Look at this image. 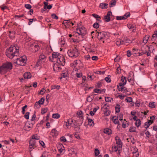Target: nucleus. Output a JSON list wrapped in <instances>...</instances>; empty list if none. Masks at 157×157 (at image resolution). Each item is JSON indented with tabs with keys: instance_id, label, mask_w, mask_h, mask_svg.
I'll return each mask as SVG.
<instances>
[{
	"instance_id": "f257e3e1",
	"label": "nucleus",
	"mask_w": 157,
	"mask_h": 157,
	"mask_svg": "<svg viewBox=\"0 0 157 157\" xmlns=\"http://www.w3.org/2000/svg\"><path fill=\"white\" fill-rule=\"evenodd\" d=\"M6 54L10 59H12L15 56H18L19 55V48L14 45H11L7 49Z\"/></svg>"
},
{
	"instance_id": "f03ea898",
	"label": "nucleus",
	"mask_w": 157,
	"mask_h": 157,
	"mask_svg": "<svg viewBox=\"0 0 157 157\" xmlns=\"http://www.w3.org/2000/svg\"><path fill=\"white\" fill-rule=\"evenodd\" d=\"M13 68V64L10 62H6L2 64L0 67V73L4 74L10 72Z\"/></svg>"
},
{
	"instance_id": "7ed1b4c3",
	"label": "nucleus",
	"mask_w": 157,
	"mask_h": 157,
	"mask_svg": "<svg viewBox=\"0 0 157 157\" xmlns=\"http://www.w3.org/2000/svg\"><path fill=\"white\" fill-rule=\"evenodd\" d=\"M97 33L98 34L97 35L98 39L103 41V43L104 42V40H107L109 37L108 33L104 31L97 32Z\"/></svg>"
},
{
	"instance_id": "20e7f679",
	"label": "nucleus",
	"mask_w": 157,
	"mask_h": 157,
	"mask_svg": "<svg viewBox=\"0 0 157 157\" xmlns=\"http://www.w3.org/2000/svg\"><path fill=\"white\" fill-rule=\"evenodd\" d=\"M67 53L69 57L75 58L79 56L78 50L76 47L69 50Z\"/></svg>"
},
{
	"instance_id": "39448f33",
	"label": "nucleus",
	"mask_w": 157,
	"mask_h": 157,
	"mask_svg": "<svg viewBox=\"0 0 157 157\" xmlns=\"http://www.w3.org/2000/svg\"><path fill=\"white\" fill-rule=\"evenodd\" d=\"M26 63V60L25 58H24L23 56L19 58H17L16 59V61L15 62V63L17 64V65L22 66L25 65V63Z\"/></svg>"
},
{
	"instance_id": "423d86ee",
	"label": "nucleus",
	"mask_w": 157,
	"mask_h": 157,
	"mask_svg": "<svg viewBox=\"0 0 157 157\" xmlns=\"http://www.w3.org/2000/svg\"><path fill=\"white\" fill-rule=\"evenodd\" d=\"M45 55L44 54L40 55L39 58V60L36 63V67H38L41 65V64L44 62L46 59Z\"/></svg>"
},
{
	"instance_id": "0eeeda50",
	"label": "nucleus",
	"mask_w": 157,
	"mask_h": 157,
	"mask_svg": "<svg viewBox=\"0 0 157 157\" xmlns=\"http://www.w3.org/2000/svg\"><path fill=\"white\" fill-rule=\"evenodd\" d=\"M56 62L62 66H64L65 64V59L64 57L61 55L60 57L56 59Z\"/></svg>"
},
{
	"instance_id": "6e6552de",
	"label": "nucleus",
	"mask_w": 157,
	"mask_h": 157,
	"mask_svg": "<svg viewBox=\"0 0 157 157\" xmlns=\"http://www.w3.org/2000/svg\"><path fill=\"white\" fill-rule=\"evenodd\" d=\"M136 51V48H133L132 50V52L133 53V56H139L142 55L143 54H145V53L141 52L140 53L139 52H138L140 51L139 49H136V52H138L137 53H134V52Z\"/></svg>"
},
{
	"instance_id": "1a4fd4ad",
	"label": "nucleus",
	"mask_w": 157,
	"mask_h": 157,
	"mask_svg": "<svg viewBox=\"0 0 157 157\" xmlns=\"http://www.w3.org/2000/svg\"><path fill=\"white\" fill-rule=\"evenodd\" d=\"M112 14V12L110 11L108 12L107 14L104 17L105 22H108L110 21V16Z\"/></svg>"
},
{
	"instance_id": "9d476101",
	"label": "nucleus",
	"mask_w": 157,
	"mask_h": 157,
	"mask_svg": "<svg viewBox=\"0 0 157 157\" xmlns=\"http://www.w3.org/2000/svg\"><path fill=\"white\" fill-rule=\"evenodd\" d=\"M116 145L119 148H121L122 147V143L121 140L118 137H116Z\"/></svg>"
},
{
	"instance_id": "9b49d317",
	"label": "nucleus",
	"mask_w": 157,
	"mask_h": 157,
	"mask_svg": "<svg viewBox=\"0 0 157 157\" xmlns=\"http://www.w3.org/2000/svg\"><path fill=\"white\" fill-rule=\"evenodd\" d=\"M73 121L71 119H70L67 120V121H65L64 123V125L66 126L67 128H68L69 127L71 124V122H73Z\"/></svg>"
},
{
	"instance_id": "f8f14e48",
	"label": "nucleus",
	"mask_w": 157,
	"mask_h": 157,
	"mask_svg": "<svg viewBox=\"0 0 157 157\" xmlns=\"http://www.w3.org/2000/svg\"><path fill=\"white\" fill-rule=\"evenodd\" d=\"M83 113L81 111H79L77 113V115L78 116V117H79V118H80V121H81V122H82L81 124H82L83 122Z\"/></svg>"
},
{
	"instance_id": "ddd939ff",
	"label": "nucleus",
	"mask_w": 157,
	"mask_h": 157,
	"mask_svg": "<svg viewBox=\"0 0 157 157\" xmlns=\"http://www.w3.org/2000/svg\"><path fill=\"white\" fill-rule=\"evenodd\" d=\"M50 135L53 137H56L58 135V132L55 129H52L50 132Z\"/></svg>"
},
{
	"instance_id": "4468645a",
	"label": "nucleus",
	"mask_w": 157,
	"mask_h": 157,
	"mask_svg": "<svg viewBox=\"0 0 157 157\" xmlns=\"http://www.w3.org/2000/svg\"><path fill=\"white\" fill-rule=\"evenodd\" d=\"M61 55V54H60L58 52H53L52 54V56L54 59H57L60 57Z\"/></svg>"
},
{
	"instance_id": "2eb2a0df",
	"label": "nucleus",
	"mask_w": 157,
	"mask_h": 157,
	"mask_svg": "<svg viewBox=\"0 0 157 157\" xmlns=\"http://www.w3.org/2000/svg\"><path fill=\"white\" fill-rule=\"evenodd\" d=\"M67 77L69 78V74L68 72L67 71H63L60 78H65Z\"/></svg>"
},
{
	"instance_id": "dca6fc26",
	"label": "nucleus",
	"mask_w": 157,
	"mask_h": 157,
	"mask_svg": "<svg viewBox=\"0 0 157 157\" xmlns=\"http://www.w3.org/2000/svg\"><path fill=\"white\" fill-rule=\"evenodd\" d=\"M24 78H31L32 75L29 72H25L24 74Z\"/></svg>"
},
{
	"instance_id": "f3484780",
	"label": "nucleus",
	"mask_w": 157,
	"mask_h": 157,
	"mask_svg": "<svg viewBox=\"0 0 157 157\" xmlns=\"http://www.w3.org/2000/svg\"><path fill=\"white\" fill-rule=\"evenodd\" d=\"M108 6V4L107 3H102L100 4L99 7L101 8L106 9Z\"/></svg>"
},
{
	"instance_id": "a211bd4d",
	"label": "nucleus",
	"mask_w": 157,
	"mask_h": 157,
	"mask_svg": "<svg viewBox=\"0 0 157 157\" xmlns=\"http://www.w3.org/2000/svg\"><path fill=\"white\" fill-rule=\"evenodd\" d=\"M104 132L105 134L110 135L112 134V130L110 129L106 128L104 129Z\"/></svg>"
},
{
	"instance_id": "6ab92c4d",
	"label": "nucleus",
	"mask_w": 157,
	"mask_h": 157,
	"mask_svg": "<svg viewBox=\"0 0 157 157\" xmlns=\"http://www.w3.org/2000/svg\"><path fill=\"white\" fill-rule=\"evenodd\" d=\"M152 124V122L151 121L148 120L145 123L144 126L145 128L147 129Z\"/></svg>"
},
{
	"instance_id": "aec40b11",
	"label": "nucleus",
	"mask_w": 157,
	"mask_h": 157,
	"mask_svg": "<svg viewBox=\"0 0 157 157\" xmlns=\"http://www.w3.org/2000/svg\"><path fill=\"white\" fill-rule=\"evenodd\" d=\"M149 37L150 36L149 35H147L145 36L143 38V42L144 43V44H146L147 42Z\"/></svg>"
},
{
	"instance_id": "412c9836",
	"label": "nucleus",
	"mask_w": 157,
	"mask_h": 157,
	"mask_svg": "<svg viewBox=\"0 0 157 157\" xmlns=\"http://www.w3.org/2000/svg\"><path fill=\"white\" fill-rule=\"evenodd\" d=\"M123 82H120L119 84V86L121 87H123L124 85H125L127 82L126 79H121Z\"/></svg>"
},
{
	"instance_id": "4be33fe9",
	"label": "nucleus",
	"mask_w": 157,
	"mask_h": 157,
	"mask_svg": "<svg viewBox=\"0 0 157 157\" xmlns=\"http://www.w3.org/2000/svg\"><path fill=\"white\" fill-rule=\"evenodd\" d=\"M116 3V1L115 0H112L109 3V7H113L115 6Z\"/></svg>"
},
{
	"instance_id": "5701e85b",
	"label": "nucleus",
	"mask_w": 157,
	"mask_h": 157,
	"mask_svg": "<svg viewBox=\"0 0 157 157\" xmlns=\"http://www.w3.org/2000/svg\"><path fill=\"white\" fill-rule=\"evenodd\" d=\"M82 28H80L79 29H76V30L78 31L77 32V33L79 35H81L82 36H84V33H82Z\"/></svg>"
},
{
	"instance_id": "b1692460",
	"label": "nucleus",
	"mask_w": 157,
	"mask_h": 157,
	"mask_svg": "<svg viewBox=\"0 0 157 157\" xmlns=\"http://www.w3.org/2000/svg\"><path fill=\"white\" fill-rule=\"evenodd\" d=\"M51 87V90L56 89L59 90L60 88V86L59 85H52Z\"/></svg>"
},
{
	"instance_id": "393cba45",
	"label": "nucleus",
	"mask_w": 157,
	"mask_h": 157,
	"mask_svg": "<svg viewBox=\"0 0 157 157\" xmlns=\"http://www.w3.org/2000/svg\"><path fill=\"white\" fill-rule=\"evenodd\" d=\"M120 107L119 104L116 105L115 108V111L116 113H118L120 112Z\"/></svg>"
},
{
	"instance_id": "a878e982",
	"label": "nucleus",
	"mask_w": 157,
	"mask_h": 157,
	"mask_svg": "<svg viewBox=\"0 0 157 157\" xmlns=\"http://www.w3.org/2000/svg\"><path fill=\"white\" fill-rule=\"evenodd\" d=\"M121 148H119V147H118V146L117 145H115L114 146H113L112 147V150L114 151H118V152L120 151V149Z\"/></svg>"
},
{
	"instance_id": "bb28decb",
	"label": "nucleus",
	"mask_w": 157,
	"mask_h": 157,
	"mask_svg": "<svg viewBox=\"0 0 157 157\" xmlns=\"http://www.w3.org/2000/svg\"><path fill=\"white\" fill-rule=\"evenodd\" d=\"M10 37L11 39H13L15 36V32L13 31H9Z\"/></svg>"
},
{
	"instance_id": "cd10ccee",
	"label": "nucleus",
	"mask_w": 157,
	"mask_h": 157,
	"mask_svg": "<svg viewBox=\"0 0 157 157\" xmlns=\"http://www.w3.org/2000/svg\"><path fill=\"white\" fill-rule=\"evenodd\" d=\"M33 125L32 124H30L29 122L27 123L25 125V127L26 129L31 128L33 127Z\"/></svg>"
},
{
	"instance_id": "c85d7f7f",
	"label": "nucleus",
	"mask_w": 157,
	"mask_h": 157,
	"mask_svg": "<svg viewBox=\"0 0 157 157\" xmlns=\"http://www.w3.org/2000/svg\"><path fill=\"white\" fill-rule=\"evenodd\" d=\"M141 124V121L140 119H137L136 121L135 124L137 127H139L140 125Z\"/></svg>"
},
{
	"instance_id": "c756f323",
	"label": "nucleus",
	"mask_w": 157,
	"mask_h": 157,
	"mask_svg": "<svg viewBox=\"0 0 157 157\" xmlns=\"http://www.w3.org/2000/svg\"><path fill=\"white\" fill-rule=\"evenodd\" d=\"M88 124L90 126H93L94 125V123L93 120L92 119H88Z\"/></svg>"
},
{
	"instance_id": "7c9ffc66",
	"label": "nucleus",
	"mask_w": 157,
	"mask_h": 157,
	"mask_svg": "<svg viewBox=\"0 0 157 157\" xmlns=\"http://www.w3.org/2000/svg\"><path fill=\"white\" fill-rule=\"evenodd\" d=\"M52 117L54 118L58 119L60 117V115L58 113H55L52 114Z\"/></svg>"
},
{
	"instance_id": "2f4dec72",
	"label": "nucleus",
	"mask_w": 157,
	"mask_h": 157,
	"mask_svg": "<svg viewBox=\"0 0 157 157\" xmlns=\"http://www.w3.org/2000/svg\"><path fill=\"white\" fill-rule=\"evenodd\" d=\"M157 38V34L154 33L152 36L151 40L153 41H155Z\"/></svg>"
},
{
	"instance_id": "473e14b6",
	"label": "nucleus",
	"mask_w": 157,
	"mask_h": 157,
	"mask_svg": "<svg viewBox=\"0 0 157 157\" xmlns=\"http://www.w3.org/2000/svg\"><path fill=\"white\" fill-rule=\"evenodd\" d=\"M70 20H65L63 21V24H64V25L66 26H67V25H70Z\"/></svg>"
},
{
	"instance_id": "72a5a7b5",
	"label": "nucleus",
	"mask_w": 157,
	"mask_h": 157,
	"mask_svg": "<svg viewBox=\"0 0 157 157\" xmlns=\"http://www.w3.org/2000/svg\"><path fill=\"white\" fill-rule=\"evenodd\" d=\"M73 127H74L75 129V130L78 131V129H79V128H78V127H77V123L76 122V121H74V123L73 125Z\"/></svg>"
},
{
	"instance_id": "f704fd0d",
	"label": "nucleus",
	"mask_w": 157,
	"mask_h": 157,
	"mask_svg": "<svg viewBox=\"0 0 157 157\" xmlns=\"http://www.w3.org/2000/svg\"><path fill=\"white\" fill-rule=\"evenodd\" d=\"M44 98H41L38 101H37L40 105L43 104L44 101Z\"/></svg>"
},
{
	"instance_id": "c9c22d12",
	"label": "nucleus",
	"mask_w": 157,
	"mask_h": 157,
	"mask_svg": "<svg viewBox=\"0 0 157 157\" xmlns=\"http://www.w3.org/2000/svg\"><path fill=\"white\" fill-rule=\"evenodd\" d=\"M132 154L138 152V149L136 147H132Z\"/></svg>"
},
{
	"instance_id": "e433bc0d",
	"label": "nucleus",
	"mask_w": 157,
	"mask_h": 157,
	"mask_svg": "<svg viewBox=\"0 0 157 157\" xmlns=\"http://www.w3.org/2000/svg\"><path fill=\"white\" fill-rule=\"evenodd\" d=\"M129 29H134L135 28V25L134 24H128L127 25Z\"/></svg>"
},
{
	"instance_id": "4c0bfd02",
	"label": "nucleus",
	"mask_w": 157,
	"mask_h": 157,
	"mask_svg": "<svg viewBox=\"0 0 157 157\" xmlns=\"http://www.w3.org/2000/svg\"><path fill=\"white\" fill-rule=\"evenodd\" d=\"M35 142L33 140H31L29 141V145L35 146Z\"/></svg>"
},
{
	"instance_id": "58836bf2",
	"label": "nucleus",
	"mask_w": 157,
	"mask_h": 157,
	"mask_svg": "<svg viewBox=\"0 0 157 157\" xmlns=\"http://www.w3.org/2000/svg\"><path fill=\"white\" fill-rule=\"evenodd\" d=\"M114 117L112 118V120H113V122L115 124H118L119 123V121L117 119H114Z\"/></svg>"
},
{
	"instance_id": "ea45409f",
	"label": "nucleus",
	"mask_w": 157,
	"mask_h": 157,
	"mask_svg": "<svg viewBox=\"0 0 157 157\" xmlns=\"http://www.w3.org/2000/svg\"><path fill=\"white\" fill-rule=\"evenodd\" d=\"M40 107V105L36 102L34 105V108L36 109L39 108Z\"/></svg>"
},
{
	"instance_id": "a19ab883",
	"label": "nucleus",
	"mask_w": 157,
	"mask_h": 157,
	"mask_svg": "<svg viewBox=\"0 0 157 157\" xmlns=\"http://www.w3.org/2000/svg\"><path fill=\"white\" fill-rule=\"evenodd\" d=\"M94 92L97 93L101 94L102 92V90L98 89H94Z\"/></svg>"
},
{
	"instance_id": "79ce46f5",
	"label": "nucleus",
	"mask_w": 157,
	"mask_h": 157,
	"mask_svg": "<svg viewBox=\"0 0 157 157\" xmlns=\"http://www.w3.org/2000/svg\"><path fill=\"white\" fill-rule=\"evenodd\" d=\"M149 106L151 108H155V103L154 102H150Z\"/></svg>"
},
{
	"instance_id": "37998d69",
	"label": "nucleus",
	"mask_w": 157,
	"mask_h": 157,
	"mask_svg": "<svg viewBox=\"0 0 157 157\" xmlns=\"http://www.w3.org/2000/svg\"><path fill=\"white\" fill-rule=\"evenodd\" d=\"M29 112H27L24 115L25 118L26 119H28L29 118Z\"/></svg>"
},
{
	"instance_id": "c03bdc74",
	"label": "nucleus",
	"mask_w": 157,
	"mask_h": 157,
	"mask_svg": "<svg viewBox=\"0 0 157 157\" xmlns=\"http://www.w3.org/2000/svg\"><path fill=\"white\" fill-rule=\"evenodd\" d=\"M93 26L94 28L97 29L99 27V25L98 23L96 22L93 24Z\"/></svg>"
},
{
	"instance_id": "a18cd8bd",
	"label": "nucleus",
	"mask_w": 157,
	"mask_h": 157,
	"mask_svg": "<svg viewBox=\"0 0 157 157\" xmlns=\"http://www.w3.org/2000/svg\"><path fill=\"white\" fill-rule=\"evenodd\" d=\"M117 20H121L125 19L124 16H117Z\"/></svg>"
},
{
	"instance_id": "49530a36",
	"label": "nucleus",
	"mask_w": 157,
	"mask_h": 157,
	"mask_svg": "<svg viewBox=\"0 0 157 157\" xmlns=\"http://www.w3.org/2000/svg\"><path fill=\"white\" fill-rule=\"evenodd\" d=\"M92 15L95 18L101 19L100 17L98 14H96L95 13H93L92 14Z\"/></svg>"
},
{
	"instance_id": "de8ad7c7",
	"label": "nucleus",
	"mask_w": 157,
	"mask_h": 157,
	"mask_svg": "<svg viewBox=\"0 0 157 157\" xmlns=\"http://www.w3.org/2000/svg\"><path fill=\"white\" fill-rule=\"evenodd\" d=\"M102 86V84L101 82H97V85L95 86V87L96 88H100Z\"/></svg>"
},
{
	"instance_id": "09e8293b",
	"label": "nucleus",
	"mask_w": 157,
	"mask_h": 157,
	"mask_svg": "<svg viewBox=\"0 0 157 157\" xmlns=\"http://www.w3.org/2000/svg\"><path fill=\"white\" fill-rule=\"evenodd\" d=\"M27 105H25L24 106L22 107V111H21L22 113L23 114H24L25 111V109H26L27 107Z\"/></svg>"
},
{
	"instance_id": "8fccbe9b",
	"label": "nucleus",
	"mask_w": 157,
	"mask_h": 157,
	"mask_svg": "<svg viewBox=\"0 0 157 157\" xmlns=\"http://www.w3.org/2000/svg\"><path fill=\"white\" fill-rule=\"evenodd\" d=\"M36 19H29V22L28 23V25H30L33 22V21H36Z\"/></svg>"
},
{
	"instance_id": "3c124183",
	"label": "nucleus",
	"mask_w": 157,
	"mask_h": 157,
	"mask_svg": "<svg viewBox=\"0 0 157 157\" xmlns=\"http://www.w3.org/2000/svg\"><path fill=\"white\" fill-rule=\"evenodd\" d=\"M156 118V116H152L151 117H150V120H149V121H151L152 122V123L153 122V121Z\"/></svg>"
},
{
	"instance_id": "603ef678",
	"label": "nucleus",
	"mask_w": 157,
	"mask_h": 157,
	"mask_svg": "<svg viewBox=\"0 0 157 157\" xmlns=\"http://www.w3.org/2000/svg\"><path fill=\"white\" fill-rule=\"evenodd\" d=\"M125 100L127 102H130L132 101V98L131 97H129L125 99Z\"/></svg>"
},
{
	"instance_id": "864d4df0",
	"label": "nucleus",
	"mask_w": 157,
	"mask_h": 157,
	"mask_svg": "<svg viewBox=\"0 0 157 157\" xmlns=\"http://www.w3.org/2000/svg\"><path fill=\"white\" fill-rule=\"evenodd\" d=\"M111 98L108 97H105V101L107 102L111 101Z\"/></svg>"
},
{
	"instance_id": "5fc2aeb1",
	"label": "nucleus",
	"mask_w": 157,
	"mask_h": 157,
	"mask_svg": "<svg viewBox=\"0 0 157 157\" xmlns=\"http://www.w3.org/2000/svg\"><path fill=\"white\" fill-rule=\"evenodd\" d=\"M117 87L119 91L123 92L124 87L119 86L118 85H117Z\"/></svg>"
},
{
	"instance_id": "6e6d98bb",
	"label": "nucleus",
	"mask_w": 157,
	"mask_h": 157,
	"mask_svg": "<svg viewBox=\"0 0 157 157\" xmlns=\"http://www.w3.org/2000/svg\"><path fill=\"white\" fill-rule=\"evenodd\" d=\"M95 154L96 156H98L100 153L98 149H96L95 150Z\"/></svg>"
},
{
	"instance_id": "4d7b16f0",
	"label": "nucleus",
	"mask_w": 157,
	"mask_h": 157,
	"mask_svg": "<svg viewBox=\"0 0 157 157\" xmlns=\"http://www.w3.org/2000/svg\"><path fill=\"white\" fill-rule=\"evenodd\" d=\"M136 128L134 127H131L129 128V131L131 132H134L135 131Z\"/></svg>"
},
{
	"instance_id": "13d9d810",
	"label": "nucleus",
	"mask_w": 157,
	"mask_h": 157,
	"mask_svg": "<svg viewBox=\"0 0 157 157\" xmlns=\"http://www.w3.org/2000/svg\"><path fill=\"white\" fill-rule=\"evenodd\" d=\"M75 75L76 76L77 78H80L82 76V73H76Z\"/></svg>"
},
{
	"instance_id": "bf43d9fd",
	"label": "nucleus",
	"mask_w": 157,
	"mask_h": 157,
	"mask_svg": "<svg viewBox=\"0 0 157 157\" xmlns=\"http://www.w3.org/2000/svg\"><path fill=\"white\" fill-rule=\"evenodd\" d=\"M52 18L56 19H58V17L55 13L52 14Z\"/></svg>"
},
{
	"instance_id": "052dcab7",
	"label": "nucleus",
	"mask_w": 157,
	"mask_h": 157,
	"mask_svg": "<svg viewBox=\"0 0 157 157\" xmlns=\"http://www.w3.org/2000/svg\"><path fill=\"white\" fill-rule=\"evenodd\" d=\"M47 111V109L46 108H45L44 109H43L41 110V113L42 114H44Z\"/></svg>"
},
{
	"instance_id": "680f3d73",
	"label": "nucleus",
	"mask_w": 157,
	"mask_h": 157,
	"mask_svg": "<svg viewBox=\"0 0 157 157\" xmlns=\"http://www.w3.org/2000/svg\"><path fill=\"white\" fill-rule=\"evenodd\" d=\"M123 115L122 114H120L118 116H117V117L119 118L120 121H121L123 120Z\"/></svg>"
},
{
	"instance_id": "e2e57ef3",
	"label": "nucleus",
	"mask_w": 157,
	"mask_h": 157,
	"mask_svg": "<svg viewBox=\"0 0 157 157\" xmlns=\"http://www.w3.org/2000/svg\"><path fill=\"white\" fill-rule=\"evenodd\" d=\"M25 7L28 9H30L31 8V6L29 4H25Z\"/></svg>"
},
{
	"instance_id": "0e129e2a",
	"label": "nucleus",
	"mask_w": 157,
	"mask_h": 157,
	"mask_svg": "<svg viewBox=\"0 0 157 157\" xmlns=\"http://www.w3.org/2000/svg\"><path fill=\"white\" fill-rule=\"evenodd\" d=\"M132 55L131 51L130 50H128L127 52V55L128 57H130Z\"/></svg>"
},
{
	"instance_id": "69168bd1",
	"label": "nucleus",
	"mask_w": 157,
	"mask_h": 157,
	"mask_svg": "<svg viewBox=\"0 0 157 157\" xmlns=\"http://www.w3.org/2000/svg\"><path fill=\"white\" fill-rule=\"evenodd\" d=\"M121 68L120 67H117V70L116 73H117V74H119L121 72Z\"/></svg>"
},
{
	"instance_id": "338daca9",
	"label": "nucleus",
	"mask_w": 157,
	"mask_h": 157,
	"mask_svg": "<svg viewBox=\"0 0 157 157\" xmlns=\"http://www.w3.org/2000/svg\"><path fill=\"white\" fill-rule=\"evenodd\" d=\"M92 59L93 60H97L98 59V58L97 56H93L92 57Z\"/></svg>"
},
{
	"instance_id": "774afa93",
	"label": "nucleus",
	"mask_w": 157,
	"mask_h": 157,
	"mask_svg": "<svg viewBox=\"0 0 157 157\" xmlns=\"http://www.w3.org/2000/svg\"><path fill=\"white\" fill-rule=\"evenodd\" d=\"M133 156L132 157H138L139 156V152H136L134 153H133Z\"/></svg>"
}]
</instances>
